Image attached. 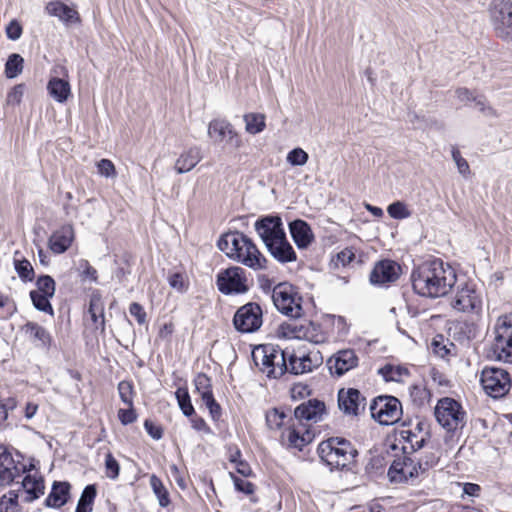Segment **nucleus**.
<instances>
[{
	"label": "nucleus",
	"instance_id": "1",
	"mask_svg": "<svg viewBox=\"0 0 512 512\" xmlns=\"http://www.w3.org/2000/svg\"><path fill=\"white\" fill-rule=\"evenodd\" d=\"M414 291L424 297L446 295L456 283L455 270L441 259L424 261L411 273Z\"/></svg>",
	"mask_w": 512,
	"mask_h": 512
},
{
	"label": "nucleus",
	"instance_id": "2",
	"mask_svg": "<svg viewBox=\"0 0 512 512\" xmlns=\"http://www.w3.org/2000/svg\"><path fill=\"white\" fill-rule=\"evenodd\" d=\"M217 245L230 259L251 269L261 270L266 267V258L252 240L243 233H226L218 240Z\"/></svg>",
	"mask_w": 512,
	"mask_h": 512
},
{
	"label": "nucleus",
	"instance_id": "3",
	"mask_svg": "<svg viewBox=\"0 0 512 512\" xmlns=\"http://www.w3.org/2000/svg\"><path fill=\"white\" fill-rule=\"evenodd\" d=\"M252 355L255 364L269 378H279L290 372V351L283 350L277 345H261Z\"/></svg>",
	"mask_w": 512,
	"mask_h": 512
},
{
	"label": "nucleus",
	"instance_id": "4",
	"mask_svg": "<svg viewBox=\"0 0 512 512\" xmlns=\"http://www.w3.org/2000/svg\"><path fill=\"white\" fill-rule=\"evenodd\" d=\"M318 454L331 468L343 469L354 462L358 452L352 443L342 437H331L318 446Z\"/></svg>",
	"mask_w": 512,
	"mask_h": 512
},
{
	"label": "nucleus",
	"instance_id": "5",
	"mask_svg": "<svg viewBox=\"0 0 512 512\" xmlns=\"http://www.w3.org/2000/svg\"><path fill=\"white\" fill-rule=\"evenodd\" d=\"M436 463L437 459L434 456L429 460H426L423 464L422 462H416L404 453L394 459L388 470V476L392 482H405L409 479L418 477L421 473H424L428 468L433 467Z\"/></svg>",
	"mask_w": 512,
	"mask_h": 512
},
{
	"label": "nucleus",
	"instance_id": "6",
	"mask_svg": "<svg viewBox=\"0 0 512 512\" xmlns=\"http://www.w3.org/2000/svg\"><path fill=\"white\" fill-rule=\"evenodd\" d=\"M280 334L287 339L305 340L314 344L327 340L321 325L307 320L283 323L280 326Z\"/></svg>",
	"mask_w": 512,
	"mask_h": 512
},
{
	"label": "nucleus",
	"instance_id": "7",
	"mask_svg": "<svg viewBox=\"0 0 512 512\" xmlns=\"http://www.w3.org/2000/svg\"><path fill=\"white\" fill-rule=\"evenodd\" d=\"M494 334L492 351L495 358L512 364V314L497 319Z\"/></svg>",
	"mask_w": 512,
	"mask_h": 512
},
{
	"label": "nucleus",
	"instance_id": "8",
	"mask_svg": "<svg viewBox=\"0 0 512 512\" xmlns=\"http://www.w3.org/2000/svg\"><path fill=\"white\" fill-rule=\"evenodd\" d=\"M272 300L277 310L284 315L296 318L303 313L302 297L291 284L276 285L273 288Z\"/></svg>",
	"mask_w": 512,
	"mask_h": 512
},
{
	"label": "nucleus",
	"instance_id": "9",
	"mask_svg": "<svg viewBox=\"0 0 512 512\" xmlns=\"http://www.w3.org/2000/svg\"><path fill=\"white\" fill-rule=\"evenodd\" d=\"M451 306L458 312L479 315L483 307L482 292L474 283H464L458 286Z\"/></svg>",
	"mask_w": 512,
	"mask_h": 512
},
{
	"label": "nucleus",
	"instance_id": "10",
	"mask_svg": "<svg viewBox=\"0 0 512 512\" xmlns=\"http://www.w3.org/2000/svg\"><path fill=\"white\" fill-rule=\"evenodd\" d=\"M480 383L486 394L495 399L504 397L512 385L509 373L496 367H485L481 372Z\"/></svg>",
	"mask_w": 512,
	"mask_h": 512
},
{
	"label": "nucleus",
	"instance_id": "11",
	"mask_svg": "<svg viewBox=\"0 0 512 512\" xmlns=\"http://www.w3.org/2000/svg\"><path fill=\"white\" fill-rule=\"evenodd\" d=\"M434 414L437 422L449 431L463 427L465 422V412L461 405L449 397L442 398L437 402Z\"/></svg>",
	"mask_w": 512,
	"mask_h": 512
},
{
	"label": "nucleus",
	"instance_id": "12",
	"mask_svg": "<svg viewBox=\"0 0 512 512\" xmlns=\"http://www.w3.org/2000/svg\"><path fill=\"white\" fill-rule=\"evenodd\" d=\"M490 13L496 35L512 42V0H493Z\"/></svg>",
	"mask_w": 512,
	"mask_h": 512
},
{
	"label": "nucleus",
	"instance_id": "13",
	"mask_svg": "<svg viewBox=\"0 0 512 512\" xmlns=\"http://www.w3.org/2000/svg\"><path fill=\"white\" fill-rule=\"evenodd\" d=\"M371 416L382 425H393L402 416L401 402L393 396H379L370 405Z\"/></svg>",
	"mask_w": 512,
	"mask_h": 512
},
{
	"label": "nucleus",
	"instance_id": "14",
	"mask_svg": "<svg viewBox=\"0 0 512 512\" xmlns=\"http://www.w3.org/2000/svg\"><path fill=\"white\" fill-rule=\"evenodd\" d=\"M216 284L225 295L244 294L249 290L248 279L241 267H229L218 273Z\"/></svg>",
	"mask_w": 512,
	"mask_h": 512
},
{
	"label": "nucleus",
	"instance_id": "15",
	"mask_svg": "<svg viewBox=\"0 0 512 512\" xmlns=\"http://www.w3.org/2000/svg\"><path fill=\"white\" fill-rule=\"evenodd\" d=\"M262 323V309L259 304L254 302L238 308L233 318L235 329L241 333H253L262 326Z\"/></svg>",
	"mask_w": 512,
	"mask_h": 512
},
{
	"label": "nucleus",
	"instance_id": "16",
	"mask_svg": "<svg viewBox=\"0 0 512 512\" xmlns=\"http://www.w3.org/2000/svg\"><path fill=\"white\" fill-rule=\"evenodd\" d=\"M291 424L282 432V442L289 448L302 450L314 439V432L303 422L289 418Z\"/></svg>",
	"mask_w": 512,
	"mask_h": 512
},
{
	"label": "nucleus",
	"instance_id": "17",
	"mask_svg": "<svg viewBox=\"0 0 512 512\" xmlns=\"http://www.w3.org/2000/svg\"><path fill=\"white\" fill-rule=\"evenodd\" d=\"M323 363V356L318 350L305 352L290 351V373L298 375L313 371Z\"/></svg>",
	"mask_w": 512,
	"mask_h": 512
},
{
	"label": "nucleus",
	"instance_id": "18",
	"mask_svg": "<svg viewBox=\"0 0 512 512\" xmlns=\"http://www.w3.org/2000/svg\"><path fill=\"white\" fill-rule=\"evenodd\" d=\"M26 471V465L16 462L6 447L0 445V486L12 483Z\"/></svg>",
	"mask_w": 512,
	"mask_h": 512
},
{
	"label": "nucleus",
	"instance_id": "19",
	"mask_svg": "<svg viewBox=\"0 0 512 512\" xmlns=\"http://www.w3.org/2000/svg\"><path fill=\"white\" fill-rule=\"evenodd\" d=\"M455 95L464 106L477 109L486 117L496 116L495 110L489 105L486 97L466 87L456 89Z\"/></svg>",
	"mask_w": 512,
	"mask_h": 512
},
{
	"label": "nucleus",
	"instance_id": "20",
	"mask_svg": "<svg viewBox=\"0 0 512 512\" xmlns=\"http://www.w3.org/2000/svg\"><path fill=\"white\" fill-rule=\"evenodd\" d=\"M255 230L265 246L285 235L281 218L277 216H267L256 221Z\"/></svg>",
	"mask_w": 512,
	"mask_h": 512
},
{
	"label": "nucleus",
	"instance_id": "21",
	"mask_svg": "<svg viewBox=\"0 0 512 512\" xmlns=\"http://www.w3.org/2000/svg\"><path fill=\"white\" fill-rule=\"evenodd\" d=\"M358 365V357L353 349L339 350L327 360V366L333 375L342 376Z\"/></svg>",
	"mask_w": 512,
	"mask_h": 512
},
{
	"label": "nucleus",
	"instance_id": "22",
	"mask_svg": "<svg viewBox=\"0 0 512 512\" xmlns=\"http://www.w3.org/2000/svg\"><path fill=\"white\" fill-rule=\"evenodd\" d=\"M401 274V267L392 260L377 262L370 273V282L374 285H385L396 281Z\"/></svg>",
	"mask_w": 512,
	"mask_h": 512
},
{
	"label": "nucleus",
	"instance_id": "23",
	"mask_svg": "<svg viewBox=\"0 0 512 512\" xmlns=\"http://www.w3.org/2000/svg\"><path fill=\"white\" fill-rule=\"evenodd\" d=\"M45 11L48 15L58 18L66 26L81 23L78 11L60 0L48 2L45 6Z\"/></svg>",
	"mask_w": 512,
	"mask_h": 512
},
{
	"label": "nucleus",
	"instance_id": "24",
	"mask_svg": "<svg viewBox=\"0 0 512 512\" xmlns=\"http://www.w3.org/2000/svg\"><path fill=\"white\" fill-rule=\"evenodd\" d=\"M325 414V405L322 401L313 399L300 404L294 411L295 420L317 423Z\"/></svg>",
	"mask_w": 512,
	"mask_h": 512
},
{
	"label": "nucleus",
	"instance_id": "25",
	"mask_svg": "<svg viewBox=\"0 0 512 512\" xmlns=\"http://www.w3.org/2000/svg\"><path fill=\"white\" fill-rule=\"evenodd\" d=\"M74 229L64 225L54 231L48 239V247L55 254H62L69 249L74 240Z\"/></svg>",
	"mask_w": 512,
	"mask_h": 512
},
{
	"label": "nucleus",
	"instance_id": "26",
	"mask_svg": "<svg viewBox=\"0 0 512 512\" xmlns=\"http://www.w3.org/2000/svg\"><path fill=\"white\" fill-rule=\"evenodd\" d=\"M364 398L358 390L350 388L340 390L338 393V405L345 414L357 415L360 408H364Z\"/></svg>",
	"mask_w": 512,
	"mask_h": 512
},
{
	"label": "nucleus",
	"instance_id": "27",
	"mask_svg": "<svg viewBox=\"0 0 512 512\" xmlns=\"http://www.w3.org/2000/svg\"><path fill=\"white\" fill-rule=\"evenodd\" d=\"M267 250L278 262L285 264L297 259L296 252L288 242L286 234L266 246Z\"/></svg>",
	"mask_w": 512,
	"mask_h": 512
},
{
	"label": "nucleus",
	"instance_id": "28",
	"mask_svg": "<svg viewBox=\"0 0 512 512\" xmlns=\"http://www.w3.org/2000/svg\"><path fill=\"white\" fill-rule=\"evenodd\" d=\"M23 490L21 491L20 498L24 502H32L44 494V481L41 476L28 474L22 481Z\"/></svg>",
	"mask_w": 512,
	"mask_h": 512
},
{
	"label": "nucleus",
	"instance_id": "29",
	"mask_svg": "<svg viewBox=\"0 0 512 512\" xmlns=\"http://www.w3.org/2000/svg\"><path fill=\"white\" fill-rule=\"evenodd\" d=\"M289 230L298 248L308 247L314 239L310 226L301 219L291 222L289 224Z\"/></svg>",
	"mask_w": 512,
	"mask_h": 512
},
{
	"label": "nucleus",
	"instance_id": "30",
	"mask_svg": "<svg viewBox=\"0 0 512 512\" xmlns=\"http://www.w3.org/2000/svg\"><path fill=\"white\" fill-rule=\"evenodd\" d=\"M22 331L25 337L36 346L49 347L51 344L50 333L36 322H27Z\"/></svg>",
	"mask_w": 512,
	"mask_h": 512
},
{
	"label": "nucleus",
	"instance_id": "31",
	"mask_svg": "<svg viewBox=\"0 0 512 512\" xmlns=\"http://www.w3.org/2000/svg\"><path fill=\"white\" fill-rule=\"evenodd\" d=\"M88 314L95 330L102 333L105 330L104 302L99 294H93L90 298Z\"/></svg>",
	"mask_w": 512,
	"mask_h": 512
},
{
	"label": "nucleus",
	"instance_id": "32",
	"mask_svg": "<svg viewBox=\"0 0 512 512\" xmlns=\"http://www.w3.org/2000/svg\"><path fill=\"white\" fill-rule=\"evenodd\" d=\"M70 484L68 482H55L52 490L45 500L46 506L59 508L69 498Z\"/></svg>",
	"mask_w": 512,
	"mask_h": 512
},
{
	"label": "nucleus",
	"instance_id": "33",
	"mask_svg": "<svg viewBox=\"0 0 512 512\" xmlns=\"http://www.w3.org/2000/svg\"><path fill=\"white\" fill-rule=\"evenodd\" d=\"M47 90L50 96L59 103L65 102L71 93L69 82L58 77H53L48 81Z\"/></svg>",
	"mask_w": 512,
	"mask_h": 512
},
{
	"label": "nucleus",
	"instance_id": "34",
	"mask_svg": "<svg viewBox=\"0 0 512 512\" xmlns=\"http://www.w3.org/2000/svg\"><path fill=\"white\" fill-rule=\"evenodd\" d=\"M202 159L198 148H191L183 153L175 163V169L179 174L192 170Z\"/></svg>",
	"mask_w": 512,
	"mask_h": 512
},
{
	"label": "nucleus",
	"instance_id": "35",
	"mask_svg": "<svg viewBox=\"0 0 512 512\" xmlns=\"http://www.w3.org/2000/svg\"><path fill=\"white\" fill-rule=\"evenodd\" d=\"M427 434L419 429V432H415L412 429H405L400 432L401 439L404 440L405 445L403 446L404 453L407 450L416 451L423 447Z\"/></svg>",
	"mask_w": 512,
	"mask_h": 512
},
{
	"label": "nucleus",
	"instance_id": "36",
	"mask_svg": "<svg viewBox=\"0 0 512 512\" xmlns=\"http://www.w3.org/2000/svg\"><path fill=\"white\" fill-rule=\"evenodd\" d=\"M24 66V59L18 53H12L8 56V59L5 63V76L8 79H14L19 74L22 73Z\"/></svg>",
	"mask_w": 512,
	"mask_h": 512
},
{
	"label": "nucleus",
	"instance_id": "37",
	"mask_svg": "<svg viewBox=\"0 0 512 512\" xmlns=\"http://www.w3.org/2000/svg\"><path fill=\"white\" fill-rule=\"evenodd\" d=\"M96 494L95 486L87 485L81 494L75 512H91Z\"/></svg>",
	"mask_w": 512,
	"mask_h": 512
},
{
	"label": "nucleus",
	"instance_id": "38",
	"mask_svg": "<svg viewBox=\"0 0 512 512\" xmlns=\"http://www.w3.org/2000/svg\"><path fill=\"white\" fill-rule=\"evenodd\" d=\"M150 486L158 499L159 505L167 507L170 504L169 493L161 479L154 474L151 475Z\"/></svg>",
	"mask_w": 512,
	"mask_h": 512
},
{
	"label": "nucleus",
	"instance_id": "39",
	"mask_svg": "<svg viewBox=\"0 0 512 512\" xmlns=\"http://www.w3.org/2000/svg\"><path fill=\"white\" fill-rule=\"evenodd\" d=\"M19 252L16 251L14 254V267L18 276L23 281H32L34 278V269L30 261L24 258H17Z\"/></svg>",
	"mask_w": 512,
	"mask_h": 512
},
{
	"label": "nucleus",
	"instance_id": "40",
	"mask_svg": "<svg viewBox=\"0 0 512 512\" xmlns=\"http://www.w3.org/2000/svg\"><path fill=\"white\" fill-rule=\"evenodd\" d=\"M380 374L384 377L386 381H395L401 382L404 377L409 375V371L407 368L402 366H394V365H385L383 368L379 370Z\"/></svg>",
	"mask_w": 512,
	"mask_h": 512
},
{
	"label": "nucleus",
	"instance_id": "41",
	"mask_svg": "<svg viewBox=\"0 0 512 512\" xmlns=\"http://www.w3.org/2000/svg\"><path fill=\"white\" fill-rule=\"evenodd\" d=\"M288 415L284 411L277 408L270 409L266 413L267 426L272 430H279L286 424Z\"/></svg>",
	"mask_w": 512,
	"mask_h": 512
},
{
	"label": "nucleus",
	"instance_id": "42",
	"mask_svg": "<svg viewBox=\"0 0 512 512\" xmlns=\"http://www.w3.org/2000/svg\"><path fill=\"white\" fill-rule=\"evenodd\" d=\"M30 298L37 310L48 313L50 315L54 314L52 305L50 303V298H52V296L42 294L39 291H31Z\"/></svg>",
	"mask_w": 512,
	"mask_h": 512
},
{
	"label": "nucleus",
	"instance_id": "43",
	"mask_svg": "<svg viewBox=\"0 0 512 512\" xmlns=\"http://www.w3.org/2000/svg\"><path fill=\"white\" fill-rule=\"evenodd\" d=\"M19 493L9 491L0 498V512H19Z\"/></svg>",
	"mask_w": 512,
	"mask_h": 512
},
{
	"label": "nucleus",
	"instance_id": "44",
	"mask_svg": "<svg viewBox=\"0 0 512 512\" xmlns=\"http://www.w3.org/2000/svg\"><path fill=\"white\" fill-rule=\"evenodd\" d=\"M196 391L200 394L202 401L213 396L211 379L204 373H199L195 379Z\"/></svg>",
	"mask_w": 512,
	"mask_h": 512
},
{
	"label": "nucleus",
	"instance_id": "45",
	"mask_svg": "<svg viewBox=\"0 0 512 512\" xmlns=\"http://www.w3.org/2000/svg\"><path fill=\"white\" fill-rule=\"evenodd\" d=\"M175 396L183 414L187 417L193 416L194 407L191 403L190 395L188 393L187 388H178L175 392Z\"/></svg>",
	"mask_w": 512,
	"mask_h": 512
},
{
	"label": "nucleus",
	"instance_id": "46",
	"mask_svg": "<svg viewBox=\"0 0 512 512\" xmlns=\"http://www.w3.org/2000/svg\"><path fill=\"white\" fill-rule=\"evenodd\" d=\"M387 212L391 218L397 220L406 219L411 216V211L408 209V206L402 201H396L391 203L387 207Z\"/></svg>",
	"mask_w": 512,
	"mask_h": 512
},
{
	"label": "nucleus",
	"instance_id": "47",
	"mask_svg": "<svg viewBox=\"0 0 512 512\" xmlns=\"http://www.w3.org/2000/svg\"><path fill=\"white\" fill-rule=\"evenodd\" d=\"M451 156L456 164L459 174H461L464 178H468L471 174L470 166L467 160L462 157L459 149L456 146H452Z\"/></svg>",
	"mask_w": 512,
	"mask_h": 512
},
{
	"label": "nucleus",
	"instance_id": "48",
	"mask_svg": "<svg viewBox=\"0 0 512 512\" xmlns=\"http://www.w3.org/2000/svg\"><path fill=\"white\" fill-rule=\"evenodd\" d=\"M118 393L121 401L127 406H133L134 390L129 381H121L118 384Z\"/></svg>",
	"mask_w": 512,
	"mask_h": 512
},
{
	"label": "nucleus",
	"instance_id": "49",
	"mask_svg": "<svg viewBox=\"0 0 512 512\" xmlns=\"http://www.w3.org/2000/svg\"><path fill=\"white\" fill-rule=\"evenodd\" d=\"M37 289L35 291H39L42 294L48 296H54L55 294V281L52 277L48 275H44L38 278L36 282Z\"/></svg>",
	"mask_w": 512,
	"mask_h": 512
},
{
	"label": "nucleus",
	"instance_id": "50",
	"mask_svg": "<svg viewBox=\"0 0 512 512\" xmlns=\"http://www.w3.org/2000/svg\"><path fill=\"white\" fill-rule=\"evenodd\" d=\"M286 160L293 166H303L308 161V154L301 148H295L287 154Z\"/></svg>",
	"mask_w": 512,
	"mask_h": 512
},
{
	"label": "nucleus",
	"instance_id": "51",
	"mask_svg": "<svg viewBox=\"0 0 512 512\" xmlns=\"http://www.w3.org/2000/svg\"><path fill=\"white\" fill-rule=\"evenodd\" d=\"M97 172L99 175L106 177V178H115L116 168L113 164V162L109 159H101L96 163Z\"/></svg>",
	"mask_w": 512,
	"mask_h": 512
},
{
	"label": "nucleus",
	"instance_id": "52",
	"mask_svg": "<svg viewBox=\"0 0 512 512\" xmlns=\"http://www.w3.org/2000/svg\"><path fill=\"white\" fill-rule=\"evenodd\" d=\"M245 128H265V115L261 113H249L243 116Z\"/></svg>",
	"mask_w": 512,
	"mask_h": 512
},
{
	"label": "nucleus",
	"instance_id": "53",
	"mask_svg": "<svg viewBox=\"0 0 512 512\" xmlns=\"http://www.w3.org/2000/svg\"><path fill=\"white\" fill-rule=\"evenodd\" d=\"M120 466L118 461L113 457L111 453H108L105 457V473L110 479H116L119 476Z\"/></svg>",
	"mask_w": 512,
	"mask_h": 512
},
{
	"label": "nucleus",
	"instance_id": "54",
	"mask_svg": "<svg viewBox=\"0 0 512 512\" xmlns=\"http://www.w3.org/2000/svg\"><path fill=\"white\" fill-rule=\"evenodd\" d=\"M23 33L21 24L16 20H11L6 26V36L12 41L18 40Z\"/></svg>",
	"mask_w": 512,
	"mask_h": 512
},
{
	"label": "nucleus",
	"instance_id": "55",
	"mask_svg": "<svg viewBox=\"0 0 512 512\" xmlns=\"http://www.w3.org/2000/svg\"><path fill=\"white\" fill-rule=\"evenodd\" d=\"M210 139L218 144H222L226 138L232 140L235 136L233 130H208Z\"/></svg>",
	"mask_w": 512,
	"mask_h": 512
},
{
	"label": "nucleus",
	"instance_id": "56",
	"mask_svg": "<svg viewBox=\"0 0 512 512\" xmlns=\"http://www.w3.org/2000/svg\"><path fill=\"white\" fill-rule=\"evenodd\" d=\"M230 475L231 478L233 479L236 490L247 495L252 494L254 492V485L251 482L236 477L233 473H230Z\"/></svg>",
	"mask_w": 512,
	"mask_h": 512
},
{
	"label": "nucleus",
	"instance_id": "57",
	"mask_svg": "<svg viewBox=\"0 0 512 512\" xmlns=\"http://www.w3.org/2000/svg\"><path fill=\"white\" fill-rule=\"evenodd\" d=\"M118 418L123 425H128L136 421L137 414L133 406H128L127 409L118 410Z\"/></svg>",
	"mask_w": 512,
	"mask_h": 512
},
{
	"label": "nucleus",
	"instance_id": "58",
	"mask_svg": "<svg viewBox=\"0 0 512 512\" xmlns=\"http://www.w3.org/2000/svg\"><path fill=\"white\" fill-rule=\"evenodd\" d=\"M170 286L179 292H184L187 289L186 281L182 274L174 273L168 277Z\"/></svg>",
	"mask_w": 512,
	"mask_h": 512
},
{
	"label": "nucleus",
	"instance_id": "59",
	"mask_svg": "<svg viewBox=\"0 0 512 512\" xmlns=\"http://www.w3.org/2000/svg\"><path fill=\"white\" fill-rule=\"evenodd\" d=\"M24 93V85H15L7 94V102L9 104H19Z\"/></svg>",
	"mask_w": 512,
	"mask_h": 512
},
{
	"label": "nucleus",
	"instance_id": "60",
	"mask_svg": "<svg viewBox=\"0 0 512 512\" xmlns=\"http://www.w3.org/2000/svg\"><path fill=\"white\" fill-rule=\"evenodd\" d=\"M130 314L136 318L137 322L142 325L146 322V312L144 311L143 307L137 303L133 302L130 304L129 307Z\"/></svg>",
	"mask_w": 512,
	"mask_h": 512
},
{
	"label": "nucleus",
	"instance_id": "61",
	"mask_svg": "<svg viewBox=\"0 0 512 512\" xmlns=\"http://www.w3.org/2000/svg\"><path fill=\"white\" fill-rule=\"evenodd\" d=\"M206 407L209 409L210 415L213 420H218L221 416V407L215 401L214 396H211L203 401Z\"/></svg>",
	"mask_w": 512,
	"mask_h": 512
},
{
	"label": "nucleus",
	"instance_id": "62",
	"mask_svg": "<svg viewBox=\"0 0 512 512\" xmlns=\"http://www.w3.org/2000/svg\"><path fill=\"white\" fill-rule=\"evenodd\" d=\"M144 427L146 432L155 440H159L162 438L163 431L160 426L155 425L150 420H145Z\"/></svg>",
	"mask_w": 512,
	"mask_h": 512
},
{
	"label": "nucleus",
	"instance_id": "63",
	"mask_svg": "<svg viewBox=\"0 0 512 512\" xmlns=\"http://www.w3.org/2000/svg\"><path fill=\"white\" fill-rule=\"evenodd\" d=\"M355 258L352 248H345L337 254V260L343 265L350 264Z\"/></svg>",
	"mask_w": 512,
	"mask_h": 512
},
{
	"label": "nucleus",
	"instance_id": "64",
	"mask_svg": "<svg viewBox=\"0 0 512 512\" xmlns=\"http://www.w3.org/2000/svg\"><path fill=\"white\" fill-rule=\"evenodd\" d=\"M170 473L171 476L174 478L175 482L181 489L186 488V481L183 473L180 471V469L175 465H170Z\"/></svg>",
	"mask_w": 512,
	"mask_h": 512
}]
</instances>
